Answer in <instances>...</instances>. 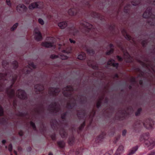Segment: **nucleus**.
I'll list each match as a JSON object with an SVG mask.
<instances>
[{"instance_id": "36", "label": "nucleus", "mask_w": 155, "mask_h": 155, "mask_svg": "<svg viewBox=\"0 0 155 155\" xmlns=\"http://www.w3.org/2000/svg\"><path fill=\"white\" fill-rule=\"evenodd\" d=\"M140 0H135V2H134L132 4L134 5H137L139 3Z\"/></svg>"}, {"instance_id": "35", "label": "nucleus", "mask_w": 155, "mask_h": 155, "mask_svg": "<svg viewBox=\"0 0 155 155\" xmlns=\"http://www.w3.org/2000/svg\"><path fill=\"white\" fill-rule=\"evenodd\" d=\"M3 114V110L2 107L0 105V116H2Z\"/></svg>"}, {"instance_id": "57", "label": "nucleus", "mask_w": 155, "mask_h": 155, "mask_svg": "<svg viewBox=\"0 0 155 155\" xmlns=\"http://www.w3.org/2000/svg\"><path fill=\"white\" fill-rule=\"evenodd\" d=\"M139 83H140V84H142V81H140V82H139Z\"/></svg>"}, {"instance_id": "13", "label": "nucleus", "mask_w": 155, "mask_h": 155, "mask_svg": "<svg viewBox=\"0 0 155 155\" xmlns=\"http://www.w3.org/2000/svg\"><path fill=\"white\" fill-rule=\"evenodd\" d=\"M38 2H34L31 4L29 6V8L30 9H33L35 8H39L40 6L38 5Z\"/></svg>"}, {"instance_id": "52", "label": "nucleus", "mask_w": 155, "mask_h": 155, "mask_svg": "<svg viewBox=\"0 0 155 155\" xmlns=\"http://www.w3.org/2000/svg\"><path fill=\"white\" fill-rule=\"evenodd\" d=\"M131 81L132 82H135V78H132Z\"/></svg>"}, {"instance_id": "18", "label": "nucleus", "mask_w": 155, "mask_h": 155, "mask_svg": "<svg viewBox=\"0 0 155 155\" xmlns=\"http://www.w3.org/2000/svg\"><path fill=\"white\" fill-rule=\"evenodd\" d=\"M137 149L138 148L137 146L133 147L129 150L128 155H132L136 152Z\"/></svg>"}, {"instance_id": "34", "label": "nucleus", "mask_w": 155, "mask_h": 155, "mask_svg": "<svg viewBox=\"0 0 155 155\" xmlns=\"http://www.w3.org/2000/svg\"><path fill=\"white\" fill-rule=\"evenodd\" d=\"M35 111L38 113H39L41 111H43V110L41 108L39 107L35 110Z\"/></svg>"}, {"instance_id": "5", "label": "nucleus", "mask_w": 155, "mask_h": 155, "mask_svg": "<svg viewBox=\"0 0 155 155\" xmlns=\"http://www.w3.org/2000/svg\"><path fill=\"white\" fill-rule=\"evenodd\" d=\"M60 91V89L59 88L51 87L49 89L48 93L50 96H55L58 95Z\"/></svg>"}, {"instance_id": "55", "label": "nucleus", "mask_w": 155, "mask_h": 155, "mask_svg": "<svg viewBox=\"0 0 155 155\" xmlns=\"http://www.w3.org/2000/svg\"><path fill=\"white\" fill-rule=\"evenodd\" d=\"M104 155H110V154L109 153H107Z\"/></svg>"}, {"instance_id": "54", "label": "nucleus", "mask_w": 155, "mask_h": 155, "mask_svg": "<svg viewBox=\"0 0 155 155\" xmlns=\"http://www.w3.org/2000/svg\"><path fill=\"white\" fill-rule=\"evenodd\" d=\"M2 143L3 144H5L6 143V140H3L2 141Z\"/></svg>"}, {"instance_id": "20", "label": "nucleus", "mask_w": 155, "mask_h": 155, "mask_svg": "<svg viewBox=\"0 0 155 155\" xmlns=\"http://www.w3.org/2000/svg\"><path fill=\"white\" fill-rule=\"evenodd\" d=\"M151 11L148 10L145 12L143 15V17L144 18H147L150 17L151 14Z\"/></svg>"}, {"instance_id": "29", "label": "nucleus", "mask_w": 155, "mask_h": 155, "mask_svg": "<svg viewBox=\"0 0 155 155\" xmlns=\"http://www.w3.org/2000/svg\"><path fill=\"white\" fill-rule=\"evenodd\" d=\"M68 14L70 15H74L75 13L72 9H69L68 12Z\"/></svg>"}, {"instance_id": "7", "label": "nucleus", "mask_w": 155, "mask_h": 155, "mask_svg": "<svg viewBox=\"0 0 155 155\" xmlns=\"http://www.w3.org/2000/svg\"><path fill=\"white\" fill-rule=\"evenodd\" d=\"M16 94L18 97L20 99H25L27 98L26 94L24 90H18L16 92Z\"/></svg>"}, {"instance_id": "30", "label": "nucleus", "mask_w": 155, "mask_h": 155, "mask_svg": "<svg viewBox=\"0 0 155 155\" xmlns=\"http://www.w3.org/2000/svg\"><path fill=\"white\" fill-rule=\"evenodd\" d=\"M85 58V54L84 53H82V54L78 55V59L82 60Z\"/></svg>"}, {"instance_id": "45", "label": "nucleus", "mask_w": 155, "mask_h": 155, "mask_svg": "<svg viewBox=\"0 0 155 155\" xmlns=\"http://www.w3.org/2000/svg\"><path fill=\"white\" fill-rule=\"evenodd\" d=\"M87 51L90 54H91V53L93 54L94 53V51L92 50H87Z\"/></svg>"}, {"instance_id": "59", "label": "nucleus", "mask_w": 155, "mask_h": 155, "mask_svg": "<svg viewBox=\"0 0 155 155\" xmlns=\"http://www.w3.org/2000/svg\"><path fill=\"white\" fill-rule=\"evenodd\" d=\"M126 8H127V7H125L124 9L125 10L126 9Z\"/></svg>"}, {"instance_id": "10", "label": "nucleus", "mask_w": 155, "mask_h": 155, "mask_svg": "<svg viewBox=\"0 0 155 155\" xmlns=\"http://www.w3.org/2000/svg\"><path fill=\"white\" fill-rule=\"evenodd\" d=\"M16 9L18 12H26L27 8L24 5L19 4L17 6Z\"/></svg>"}, {"instance_id": "14", "label": "nucleus", "mask_w": 155, "mask_h": 155, "mask_svg": "<svg viewBox=\"0 0 155 155\" xmlns=\"http://www.w3.org/2000/svg\"><path fill=\"white\" fill-rule=\"evenodd\" d=\"M124 150V147L122 145H120L119 146L116 153V155H120L122 153Z\"/></svg>"}, {"instance_id": "25", "label": "nucleus", "mask_w": 155, "mask_h": 155, "mask_svg": "<svg viewBox=\"0 0 155 155\" xmlns=\"http://www.w3.org/2000/svg\"><path fill=\"white\" fill-rule=\"evenodd\" d=\"M58 145L59 146L63 148L65 146V143L63 141H60L57 142Z\"/></svg>"}, {"instance_id": "26", "label": "nucleus", "mask_w": 155, "mask_h": 155, "mask_svg": "<svg viewBox=\"0 0 155 155\" xmlns=\"http://www.w3.org/2000/svg\"><path fill=\"white\" fill-rule=\"evenodd\" d=\"M109 47L110 48V49L109 51L107 52L106 54L107 55H109L111 53L113 52V45L112 44H110L109 45Z\"/></svg>"}, {"instance_id": "27", "label": "nucleus", "mask_w": 155, "mask_h": 155, "mask_svg": "<svg viewBox=\"0 0 155 155\" xmlns=\"http://www.w3.org/2000/svg\"><path fill=\"white\" fill-rule=\"evenodd\" d=\"M12 65L13 66V68L14 69L17 68L18 66V63L16 61H14L12 62Z\"/></svg>"}, {"instance_id": "2", "label": "nucleus", "mask_w": 155, "mask_h": 155, "mask_svg": "<svg viewBox=\"0 0 155 155\" xmlns=\"http://www.w3.org/2000/svg\"><path fill=\"white\" fill-rule=\"evenodd\" d=\"M62 92L65 97H68L69 99H73L74 102L73 104H71L70 102H69L67 104V107L68 108L71 109L73 108L75 106L76 102L73 95L74 93V89L73 87L71 86H68L63 89Z\"/></svg>"}, {"instance_id": "58", "label": "nucleus", "mask_w": 155, "mask_h": 155, "mask_svg": "<svg viewBox=\"0 0 155 155\" xmlns=\"http://www.w3.org/2000/svg\"><path fill=\"white\" fill-rule=\"evenodd\" d=\"M14 153L16 154V155H17V153L16 151H14Z\"/></svg>"}, {"instance_id": "33", "label": "nucleus", "mask_w": 155, "mask_h": 155, "mask_svg": "<svg viewBox=\"0 0 155 155\" xmlns=\"http://www.w3.org/2000/svg\"><path fill=\"white\" fill-rule=\"evenodd\" d=\"M30 124L31 126L32 127L33 129L35 130H36V127L35 124L32 121H31Z\"/></svg>"}, {"instance_id": "12", "label": "nucleus", "mask_w": 155, "mask_h": 155, "mask_svg": "<svg viewBox=\"0 0 155 155\" xmlns=\"http://www.w3.org/2000/svg\"><path fill=\"white\" fill-rule=\"evenodd\" d=\"M58 57H59L62 60H65L68 58V57L66 55L62 54L58 56L54 54H52L50 56V58L52 59L56 58H58Z\"/></svg>"}, {"instance_id": "28", "label": "nucleus", "mask_w": 155, "mask_h": 155, "mask_svg": "<svg viewBox=\"0 0 155 155\" xmlns=\"http://www.w3.org/2000/svg\"><path fill=\"white\" fill-rule=\"evenodd\" d=\"M76 30L75 29L74 27H71L70 30V33L73 34L74 35L75 34V32Z\"/></svg>"}, {"instance_id": "56", "label": "nucleus", "mask_w": 155, "mask_h": 155, "mask_svg": "<svg viewBox=\"0 0 155 155\" xmlns=\"http://www.w3.org/2000/svg\"><path fill=\"white\" fill-rule=\"evenodd\" d=\"M48 155H53V154L51 153H49Z\"/></svg>"}, {"instance_id": "39", "label": "nucleus", "mask_w": 155, "mask_h": 155, "mask_svg": "<svg viewBox=\"0 0 155 155\" xmlns=\"http://www.w3.org/2000/svg\"><path fill=\"white\" fill-rule=\"evenodd\" d=\"M51 137L53 140H56V137L55 134H53L51 135Z\"/></svg>"}, {"instance_id": "24", "label": "nucleus", "mask_w": 155, "mask_h": 155, "mask_svg": "<svg viewBox=\"0 0 155 155\" xmlns=\"http://www.w3.org/2000/svg\"><path fill=\"white\" fill-rule=\"evenodd\" d=\"M2 65L5 69H6L5 67L7 68L8 66V63L7 61H3L2 62Z\"/></svg>"}, {"instance_id": "15", "label": "nucleus", "mask_w": 155, "mask_h": 155, "mask_svg": "<svg viewBox=\"0 0 155 155\" xmlns=\"http://www.w3.org/2000/svg\"><path fill=\"white\" fill-rule=\"evenodd\" d=\"M124 57L127 62H130L132 61L130 56L129 55L128 53L127 52H125L124 53Z\"/></svg>"}, {"instance_id": "8", "label": "nucleus", "mask_w": 155, "mask_h": 155, "mask_svg": "<svg viewBox=\"0 0 155 155\" xmlns=\"http://www.w3.org/2000/svg\"><path fill=\"white\" fill-rule=\"evenodd\" d=\"M144 126L146 128L150 129L152 127L153 121L151 120L148 119L143 122Z\"/></svg>"}, {"instance_id": "43", "label": "nucleus", "mask_w": 155, "mask_h": 155, "mask_svg": "<svg viewBox=\"0 0 155 155\" xmlns=\"http://www.w3.org/2000/svg\"><path fill=\"white\" fill-rule=\"evenodd\" d=\"M141 109L140 108H139L138 109L137 112L135 114L136 116H137L140 113V112L141 111Z\"/></svg>"}, {"instance_id": "38", "label": "nucleus", "mask_w": 155, "mask_h": 155, "mask_svg": "<svg viewBox=\"0 0 155 155\" xmlns=\"http://www.w3.org/2000/svg\"><path fill=\"white\" fill-rule=\"evenodd\" d=\"M84 126V122H83L82 123L81 125V126L79 128H78V130H81Z\"/></svg>"}, {"instance_id": "22", "label": "nucleus", "mask_w": 155, "mask_h": 155, "mask_svg": "<svg viewBox=\"0 0 155 155\" xmlns=\"http://www.w3.org/2000/svg\"><path fill=\"white\" fill-rule=\"evenodd\" d=\"M84 26L88 29H91L92 27V25L89 23L84 22Z\"/></svg>"}, {"instance_id": "16", "label": "nucleus", "mask_w": 155, "mask_h": 155, "mask_svg": "<svg viewBox=\"0 0 155 155\" xmlns=\"http://www.w3.org/2000/svg\"><path fill=\"white\" fill-rule=\"evenodd\" d=\"M53 42H43L42 44V45L44 47L46 48H49L51 47H52L53 45Z\"/></svg>"}, {"instance_id": "51", "label": "nucleus", "mask_w": 155, "mask_h": 155, "mask_svg": "<svg viewBox=\"0 0 155 155\" xmlns=\"http://www.w3.org/2000/svg\"><path fill=\"white\" fill-rule=\"evenodd\" d=\"M117 58L119 61H121L122 60V58L119 56H117Z\"/></svg>"}, {"instance_id": "3", "label": "nucleus", "mask_w": 155, "mask_h": 155, "mask_svg": "<svg viewBox=\"0 0 155 155\" xmlns=\"http://www.w3.org/2000/svg\"><path fill=\"white\" fill-rule=\"evenodd\" d=\"M51 127L54 130H58L61 137L63 138H66L67 136V133L65 130L63 124L59 125L58 124L56 120H54L51 121Z\"/></svg>"}, {"instance_id": "40", "label": "nucleus", "mask_w": 155, "mask_h": 155, "mask_svg": "<svg viewBox=\"0 0 155 155\" xmlns=\"http://www.w3.org/2000/svg\"><path fill=\"white\" fill-rule=\"evenodd\" d=\"M12 149V144H10L8 146V150L9 151L11 152Z\"/></svg>"}, {"instance_id": "23", "label": "nucleus", "mask_w": 155, "mask_h": 155, "mask_svg": "<svg viewBox=\"0 0 155 155\" xmlns=\"http://www.w3.org/2000/svg\"><path fill=\"white\" fill-rule=\"evenodd\" d=\"M122 33L125 36V38H126L128 40H130L131 38L130 36L127 34V32H126V31L124 30H123L122 31Z\"/></svg>"}, {"instance_id": "49", "label": "nucleus", "mask_w": 155, "mask_h": 155, "mask_svg": "<svg viewBox=\"0 0 155 155\" xmlns=\"http://www.w3.org/2000/svg\"><path fill=\"white\" fill-rule=\"evenodd\" d=\"M2 120L3 121V122L2 123H4L6 121V120H5V119L3 118H2L1 119V120H0V121L2 122Z\"/></svg>"}, {"instance_id": "50", "label": "nucleus", "mask_w": 155, "mask_h": 155, "mask_svg": "<svg viewBox=\"0 0 155 155\" xmlns=\"http://www.w3.org/2000/svg\"><path fill=\"white\" fill-rule=\"evenodd\" d=\"M70 40V42L71 43H74L75 42V41H74V40H72L71 39V38H70L69 39Z\"/></svg>"}, {"instance_id": "21", "label": "nucleus", "mask_w": 155, "mask_h": 155, "mask_svg": "<svg viewBox=\"0 0 155 155\" xmlns=\"http://www.w3.org/2000/svg\"><path fill=\"white\" fill-rule=\"evenodd\" d=\"M74 138L73 136H72L69 138L68 143L70 145H71L74 142Z\"/></svg>"}, {"instance_id": "53", "label": "nucleus", "mask_w": 155, "mask_h": 155, "mask_svg": "<svg viewBox=\"0 0 155 155\" xmlns=\"http://www.w3.org/2000/svg\"><path fill=\"white\" fill-rule=\"evenodd\" d=\"M126 133V131L125 130H124L123 131L122 135H125Z\"/></svg>"}, {"instance_id": "31", "label": "nucleus", "mask_w": 155, "mask_h": 155, "mask_svg": "<svg viewBox=\"0 0 155 155\" xmlns=\"http://www.w3.org/2000/svg\"><path fill=\"white\" fill-rule=\"evenodd\" d=\"M18 25V23H16L14 24L13 26L11 28V31H13L16 28Z\"/></svg>"}, {"instance_id": "48", "label": "nucleus", "mask_w": 155, "mask_h": 155, "mask_svg": "<svg viewBox=\"0 0 155 155\" xmlns=\"http://www.w3.org/2000/svg\"><path fill=\"white\" fill-rule=\"evenodd\" d=\"M18 134L20 136H22L23 134V133L22 131H21L19 132Z\"/></svg>"}, {"instance_id": "9", "label": "nucleus", "mask_w": 155, "mask_h": 155, "mask_svg": "<svg viewBox=\"0 0 155 155\" xmlns=\"http://www.w3.org/2000/svg\"><path fill=\"white\" fill-rule=\"evenodd\" d=\"M34 31L35 34V39L38 41H41L42 39V37L41 34L38 29L35 28Z\"/></svg>"}, {"instance_id": "1", "label": "nucleus", "mask_w": 155, "mask_h": 155, "mask_svg": "<svg viewBox=\"0 0 155 155\" xmlns=\"http://www.w3.org/2000/svg\"><path fill=\"white\" fill-rule=\"evenodd\" d=\"M36 68V65L32 62L29 64L26 67L20 70L18 75L16 74L13 76L12 72L8 73V71L6 72L5 74L0 73V91H2V88L4 85L2 82L5 81H8L12 83V84L9 88L6 90V92L9 99L14 98L15 96V91L11 88L18 77L19 76L20 77H21L23 74H28L32 71L31 68L35 69Z\"/></svg>"}, {"instance_id": "6", "label": "nucleus", "mask_w": 155, "mask_h": 155, "mask_svg": "<svg viewBox=\"0 0 155 155\" xmlns=\"http://www.w3.org/2000/svg\"><path fill=\"white\" fill-rule=\"evenodd\" d=\"M145 145L147 147H150V148H153L155 145V140L151 138H148L144 141Z\"/></svg>"}, {"instance_id": "32", "label": "nucleus", "mask_w": 155, "mask_h": 155, "mask_svg": "<svg viewBox=\"0 0 155 155\" xmlns=\"http://www.w3.org/2000/svg\"><path fill=\"white\" fill-rule=\"evenodd\" d=\"M68 113V112H66L64 113H62L61 115V118L63 119H65Z\"/></svg>"}, {"instance_id": "46", "label": "nucleus", "mask_w": 155, "mask_h": 155, "mask_svg": "<svg viewBox=\"0 0 155 155\" xmlns=\"http://www.w3.org/2000/svg\"><path fill=\"white\" fill-rule=\"evenodd\" d=\"M101 101H99L97 103V107L98 108L99 107L100 105V104H101Z\"/></svg>"}, {"instance_id": "17", "label": "nucleus", "mask_w": 155, "mask_h": 155, "mask_svg": "<svg viewBox=\"0 0 155 155\" xmlns=\"http://www.w3.org/2000/svg\"><path fill=\"white\" fill-rule=\"evenodd\" d=\"M108 64L114 67L117 68L118 66V64L117 63H114V60L113 59H110L108 62Z\"/></svg>"}, {"instance_id": "37", "label": "nucleus", "mask_w": 155, "mask_h": 155, "mask_svg": "<svg viewBox=\"0 0 155 155\" xmlns=\"http://www.w3.org/2000/svg\"><path fill=\"white\" fill-rule=\"evenodd\" d=\"M38 21L40 24L42 25L44 24V22L43 20L41 18H39L38 19Z\"/></svg>"}, {"instance_id": "19", "label": "nucleus", "mask_w": 155, "mask_h": 155, "mask_svg": "<svg viewBox=\"0 0 155 155\" xmlns=\"http://www.w3.org/2000/svg\"><path fill=\"white\" fill-rule=\"evenodd\" d=\"M67 25V23L66 21H63L60 22L58 24V26L61 29L65 28Z\"/></svg>"}, {"instance_id": "44", "label": "nucleus", "mask_w": 155, "mask_h": 155, "mask_svg": "<svg viewBox=\"0 0 155 155\" xmlns=\"http://www.w3.org/2000/svg\"><path fill=\"white\" fill-rule=\"evenodd\" d=\"M141 109L140 108H139L138 109L137 112L135 114L136 116H137L140 113V112L141 111Z\"/></svg>"}, {"instance_id": "47", "label": "nucleus", "mask_w": 155, "mask_h": 155, "mask_svg": "<svg viewBox=\"0 0 155 155\" xmlns=\"http://www.w3.org/2000/svg\"><path fill=\"white\" fill-rule=\"evenodd\" d=\"M6 3H7V4L8 6H10L11 5V3L10 2V0H6Z\"/></svg>"}, {"instance_id": "41", "label": "nucleus", "mask_w": 155, "mask_h": 155, "mask_svg": "<svg viewBox=\"0 0 155 155\" xmlns=\"http://www.w3.org/2000/svg\"><path fill=\"white\" fill-rule=\"evenodd\" d=\"M147 155H155V151H153L148 153Z\"/></svg>"}, {"instance_id": "42", "label": "nucleus", "mask_w": 155, "mask_h": 155, "mask_svg": "<svg viewBox=\"0 0 155 155\" xmlns=\"http://www.w3.org/2000/svg\"><path fill=\"white\" fill-rule=\"evenodd\" d=\"M71 52V51H67L66 50H63L62 51V52L63 53H65V54H69V53H70Z\"/></svg>"}, {"instance_id": "4", "label": "nucleus", "mask_w": 155, "mask_h": 155, "mask_svg": "<svg viewBox=\"0 0 155 155\" xmlns=\"http://www.w3.org/2000/svg\"><path fill=\"white\" fill-rule=\"evenodd\" d=\"M48 110L51 113L56 114L60 110V106L58 103H53L49 105Z\"/></svg>"}, {"instance_id": "11", "label": "nucleus", "mask_w": 155, "mask_h": 155, "mask_svg": "<svg viewBox=\"0 0 155 155\" xmlns=\"http://www.w3.org/2000/svg\"><path fill=\"white\" fill-rule=\"evenodd\" d=\"M44 89V87L42 84H37L35 86V90L37 94L42 91Z\"/></svg>"}]
</instances>
